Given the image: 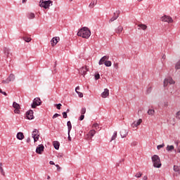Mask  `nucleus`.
I'll list each match as a JSON object with an SVG mask.
<instances>
[{
    "mask_svg": "<svg viewBox=\"0 0 180 180\" xmlns=\"http://www.w3.org/2000/svg\"><path fill=\"white\" fill-rule=\"evenodd\" d=\"M77 36L83 37V39H89L91 37V30H89V27H84L79 30Z\"/></svg>",
    "mask_w": 180,
    "mask_h": 180,
    "instance_id": "nucleus-1",
    "label": "nucleus"
},
{
    "mask_svg": "<svg viewBox=\"0 0 180 180\" xmlns=\"http://www.w3.org/2000/svg\"><path fill=\"white\" fill-rule=\"evenodd\" d=\"M152 162L155 168H161L162 164H161V159L158 155L152 156Z\"/></svg>",
    "mask_w": 180,
    "mask_h": 180,
    "instance_id": "nucleus-2",
    "label": "nucleus"
},
{
    "mask_svg": "<svg viewBox=\"0 0 180 180\" xmlns=\"http://www.w3.org/2000/svg\"><path fill=\"white\" fill-rule=\"evenodd\" d=\"M40 8H44V9H50V6H53V1L48 0L42 2H39Z\"/></svg>",
    "mask_w": 180,
    "mask_h": 180,
    "instance_id": "nucleus-3",
    "label": "nucleus"
},
{
    "mask_svg": "<svg viewBox=\"0 0 180 180\" xmlns=\"http://www.w3.org/2000/svg\"><path fill=\"white\" fill-rule=\"evenodd\" d=\"M41 105V100H40V98H35L33 101L32 104L31 105V107L32 109H35L37 106H40Z\"/></svg>",
    "mask_w": 180,
    "mask_h": 180,
    "instance_id": "nucleus-4",
    "label": "nucleus"
},
{
    "mask_svg": "<svg viewBox=\"0 0 180 180\" xmlns=\"http://www.w3.org/2000/svg\"><path fill=\"white\" fill-rule=\"evenodd\" d=\"M96 134V131L94 129L90 130L89 132L85 135L86 140H89V141L92 140V137H94V136H95Z\"/></svg>",
    "mask_w": 180,
    "mask_h": 180,
    "instance_id": "nucleus-5",
    "label": "nucleus"
},
{
    "mask_svg": "<svg viewBox=\"0 0 180 180\" xmlns=\"http://www.w3.org/2000/svg\"><path fill=\"white\" fill-rule=\"evenodd\" d=\"M168 84H169L170 85H172L174 84H175V81H174V79H172V77H169L165 79L164 80V86H167Z\"/></svg>",
    "mask_w": 180,
    "mask_h": 180,
    "instance_id": "nucleus-6",
    "label": "nucleus"
},
{
    "mask_svg": "<svg viewBox=\"0 0 180 180\" xmlns=\"http://www.w3.org/2000/svg\"><path fill=\"white\" fill-rule=\"evenodd\" d=\"M32 139H34V143H36V141H38L40 137V135L39 134V130L34 129L32 133Z\"/></svg>",
    "mask_w": 180,
    "mask_h": 180,
    "instance_id": "nucleus-7",
    "label": "nucleus"
},
{
    "mask_svg": "<svg viewBox=\"0 0 180 180\" xmlns=\"http://www.w3.org/2000/svg\"><path fill=\"white\" fill-rule=\"evenodd\" d=\"M13 108H14V113H17L19 115L20 113V105H19L16 102L13 103Z\"/></svg>",
    "mask_w": 180,
    "mask_h": 180,
    "instance_id": "nucleus-8",
    "label": "nucleus"
},
{
    "mask_svg": "<svg viewBox=\"0 0 180 180\" xmlns=\"http://www.w3.org/2000/svg\"><path fill=\"white\" fill-rule=\"evenodd\" d=\"M162 22H167V23H172L174 22V20H172V18L168 16V15H164L162 17Z\"/></svg>",
    "mask_w": 180,
    "mask_h": 180,
    "instance_id": "nucleus-9",
    "label": "nucleus"
},
{
    "mask_svg": "<svg viewBox=\"0 0 180 180\" xmlns=\"http://www.w3.org/2000/svg\"><path fill=\"white\" fill-rule=\"evenodd\" d=\"M43 151H44V146L43 144L39 145L36 148L37 154H42Z\"/></svg>",
    "mask_w": 180,
    "mask_h": 180,
    "instance_id": "nucleus-10",
    "label": "nucleus"
},
{
    "mask_svg": "<svg viewBox=\"0 0 180 180\" xmlns=\"http://www.w3.org/2000/svg\"><path fill=\"white\" fill-rule=\"evenodd\" d=\"M89 69L88 66L82 67L79 69V72L81 75H86V72H88Z\"/></svg>",
    "mask_w": 180,
    "mask_h": 180,
    "instance_id": "nucleus-11",
    "label": "nucleus"
},
{
    "mask_svg": "<svg viewBox=\"0 0 180 180\" xmlns=\"http://www.w3.org/2000/svg\"><path fill=\"white\" fill-rule=\"evenodd\" d=\"M27 119H28V120H32L33 119H34V116L33 115V110H30L29 111L27 112Z\"/></svg>",
    "mask_w": 180,
    "mask_h": 180,
    "instance_id": "nucleus-12",
    "label": "nucleus"
},
{
    "mask_svg": "<svg viewBox=\"0 0 180 180\" xmlns=\"http://www.w3.org/2000/svg\"><path fill=\"white\" fill-rule=\"evenodd\" d=\"M58 41H60V37H53L51 41V44L53 47H54V46H56V44H57Z\"/></svg>",
    "mask_w": 180,
    "mask_h": 180,
    "instance_id": "nucleus-13",
    "label": "nucleus"
},
{
    "mask_svg": "<svg viewBox=\"0 0 180 180\" xmlns=\"http://www.w3.org/2000/svg\"><path fill=\"white\" fill-rule=\"evenodd\" d=\"M23 36L24 37L22 39H23L25 41H26L27 43H30V41H32V38L27 37L25 32L23 33Z\"/></svg>",
    "mask_w": 180,
    "mask_h": 180,
    "instance_id": "nucleus-14",
    "label": "nucleus"
},
{
    "mask_svg": "<svg viewBox=\"0 0 180 180\" xmlns=\"http://www.w3.org/2000/svg\"><path fill=\"white\" fill-rule=\"evenodd\" d=\"M106 60H109V56H103L99 61L98 64L99 65H102V64H103V63H105V61H107Z\"/></svg>",
    "mask_w": 180,
    "mask_h": 180,
    "instance_id": "nucleus-15",
    "label": "nucleus"
},
{
    "mask_svg": "<svg viewBox=\"0 0 180 180\" xmlns=\"http://www.w3.org/2000/svg\"><path fill=\"white\" fill-rule=\"evenodd\" d=\"M102 98H108L109 96V89H105L104 91L101 94Z\"/></svg>",
    "mask_w": 180,
    "mask_h": 180,
    "instance_id": "nucleus-16",
    "label": "nucleus"
},
{
    "mask_svg": "<svg viewBox=\"0 0 180 180\" xmlns=\"http://www.w3.org/2000/svg\"><path fill=\"white\" fill-rule=\"evenodd\" d=\"M117 18H119V13L116 14V13H114V15L112 16V18H111L109 20V23H112V22H115V20H116V19H117Z\"/></svg>",
    "mask_w": 180,
    "mask_h": 180,
    "instance_id": "nucleus-17",
    "label": "nucleus"
},
{
    "mask_svg": "<svg viewBox=\"0 0 180 180\" xmlns=\"http://www.w3.org/2000/svg\"><path fill=\"white\" fill-rule=\"evenodd\" d=\"M4 53L6 57H9L11 56V49L9 48H4Z\"/></svg>",
    "mask_w": 180,
    "mask_h": 180,
    "instance_id": "nucleus-18",
    "label": "nucleus"
},
{
    "mask_svg": "<svg viewBox=\"0 0 180 180\" xmlns=\"http://www.w3.org/2000/svg\"><path fill=\"white\" fill-rule=\"evenodd\" d=\"M98 4V0H91V2L90 3L89 7L92 9L94 8L95 5Z\"/></svg>",
    "mask_w": 180,
    "mask_h": 180,
    "instance_id": "nucleus-19",
    "label": "nucleus"
},
{
    "mask_svg": "<svg viewBox=\"0 0 180 180\" xmlns=\"http://www.w3.org/2000/svg\"><path fill=\"white\" fill-rule=\"evenodd\" d=\"M123 32V27L120 25L117 29H115V33L120 34Z\"/></svg>",
    "mask_w": 180,
    "mask_h": 180,
    "instance_id": "nucleus-20",
    "label": "nucleus"
},
{
    "mask_svg": "<svg viewBox=\"0 0 180 180\" xmlns=\"http://www.w3.org/2000/svg\"><path fill=\"white\" fill-rule=\"evenodd\" d=\"M53 147L56 150H58L60 148V142L55 141L53 142Z\"/></svg>",
    "mask_w": 180,
    "mask_h": 180,
    "instance_id": "nucleus-21",
    "label": "nucleus"
},
{
    "mask_svg": "<svg viewBox=\"0 0 180 180\" xmlns=\"http://www.w3.org/2000/svg\"><path fill=\"white\" fill-rule=\"evenodd\" d=\"M17 139L18 140H23V139H25V135H23V133L22 132H18L17 134Z\"/></svg>",
    "mask_w": 180,
    "mask_h": 180,
    "instance_id": "nucleus-22",
    "label": "nucleus"
},
{
    "mask_svg": "<svg viewBox=\"0 0 180 180\" xmlns=\"http://www.w3.org/2000/svg\"><path fill=\"white\" fill-rule=\"evenodd\" d=\"M67 126H68V134H70L71 129H72V125L71 124L70 121H68L67 122Z\"/></svg>",
    "mask_w": 180,
    "mask_h": 180,
    "instance_id": "nucleus-23",
    "label": "nucleus"
},
{
    "mask_svg": "<svg viewBox=\"0 0 180 180\" xmlns=\"http://www.w3.org/2000/svg\"><path fill=\"white\" fill-rule=\"evenodd\" d=\"M120 134H121L122 139H124V137H126V136H127V132L126 130L122 129V130L120 131Z\"/></svg>",
    "mask_w": 180,
    "mask_h": 180,
    "instance_id": "nucleus-24",
    "label": "nucleus"
},
{
    "mask_svg": "<svg viewBox=\"0 0 180 180\" xmlns=\"http://www.w3.org/2000/svg\"><path fill=\"white\" fill-rule=\"evenodd\" d=\"M27 16L28 19H34L36 15L33 13H28Z\"/></svg>",
    "mask_w": 180,
    "mask_h": 180,
    "instance_id": "nucleus-25",
    "label": "nucleus"
},
{
    "mask_svg": "<svg viewBox=\"0 0 180 180\" xmlns=\"http://www.w3.org/2000/svg\"><path fill=\"white\" fill-rule=\"evenodd\" d=\"M8 81L11 82V81H15V75L14 74H11L9 77L7 78Z\"/></svg>",
    "mask_w": 180,
    "mask_h": 180,
    "instance_id": "nucleus-26",
    "label": "nucleus"
},
{
    "mask_svg": "<svg viewBox=\"0 0 180 180\" xmlns=\"http://www.w3.org/2000/svg\"><path fill=\"white\" fill-rule=\"evenodd\" d=\"M174 171L175 172H179V174L180 173V166L174 165Z\"/></svg>",
    "mask_w": 180,
    "mask_h": 180,
    "instance_id": "nucleus-27",
    "label": "nucleus"
},
{
    "mask_svg": "<svg viewBox=\"0 0 180 180\" xmlns=\"http://www.w3.org/2000/svg\"><path fill=\"white\" fill-rule=\"evenodd\" d=\"M138 27H140V29H142V30H146V29H147V25L144 24H139L138 25Z\"/></svg>",
    "mask_w": 180,
    "mask_h": 180,
    "instance_id": "nucleus-28",
    "label": "nucleus"
},
{
    "mask_svg": "<svg viewBox=\"0 0 180 180\" xmlns=\"http://www.w3.org/2000/svg\"><path fill=\"white\" fill-rule=\"evenodd\" d=\"M117 137V131H114L113 135L111 138V141H113V140H116Z\"/></svg>",
    "mask_w": 180,
    "mask_h": 180,
    "instance_id": "nucleus-29",
    "label": "nucleus"
},
{
    "mask_svg": "<svg viewBox=\"0 0 180 180\" xmlns=\"http://www.w3.org/2000/svg\"><path fill=\"white\" fill-rule=\"evenodd\" d=\"M174 148H175V147H174V146H167L166 148L167 151H172L174 150Z\"/></svg>",
    "mask_w": 180,
    "mask_h": 180,
    "instance_id": "nucleus-30",
    "label": "nucleus"
},
{
    "mask_svg": "<svg viewBox=\"0 0 180 180\" xmlns=\"http://www.w3.org/2000/svg\"><path fill=\"white\" fill-rule=\"evenodd\" d=\"M105 67H111L112 66V61L107 60L104 63Z\"/></svg>",
    "mask_w": 180,
    "mask_h": 180,
    "instance_id": "nucleus-31",
    "label": "nucleus"
},
{
    "mask_svg": "<svg viewBox=\"0 0 180 180\" xmlns=\"http://www.w3.org/2000/svg\"><path fill=\"white\" fill-rule=\"evenodd\" d=\"M151 91H153V86H148L146 89V94H151Z\"/></svg>",
    "mask_w": 180,
    "mask_h": 180,
    "instance_id": "nucleus-32",
    "label": "nucleus"
},
{
    "mask_svg": "<svg viewBox=\"0 0 180 180\" xmlns=\"http://www.w3.org/2000/svg\"><path fill=\"white\" fill-rule=\"evenodd\" d=\"M154 113H155V110H153V109H149L148 111V115H154Z\"/></svg>",
    "mask_w": 180,
    "mask_h": 180,
    "instance_id": "nucleus-33",
    "label": "nucleus"
},
{
    "mask_svg": "<svg viewBox=\"0 0 180 180\" xmlns=\"http://www.w3.org/2000/svg\"><path fill=\"white\" fill-rule=\"evenodd\" d=\"M92 127L98 130V129H99V124L95 123L92 125Z\"/></svg>",
    "mask_w": 180,
    "mask_h": 180,
    "instance_id": "nucleus-34",
    "label": "nucleus"
},
{
    "mask_svg": "<svg viewBox=\"0 0 180 180\" xmlns=\"http://www.w3.org/2000/svg\"><path fill=\"white\" fill-rule=\"evenodd\" d=\"M143 123V120L139 119L137 122H136V126H140Z\"/></svg>",
    "mask_w": 180,
    "mask_h": 180,
    "instance_id": "nucleus-35",
    "label": "nucleus"
},
{
    "mask_svg": "<svg viewBox=\"0 0 180 180\" xmlns=\"http://www.w3.org/2000/svg\"><path fill=\"white\" fill-rule=\"evenodd\" d=\"M85 113H86V108H82L81 114L82 115H85Z\"/></svg>",
    "mask_w": 180,
    "mask_h": 180,
    "instance_id": "nucleus-36",
    "label": "nucleus"
},
{
    "mask_svg": "<svg viewBox=\"0 0 180 180\" xmlns=\"http://www.w3.org/2000/svg\"><path fill=\"white\" fill-rule=\"evenodd\" d=\"M176 70H180V60L176 64Z\"/></svg>",
    "mask_w": 180,
    "mask_h": 180,
    "instance_id": "nucleus-37",
    "label": "nucleus"
},
{
    "mask_svg": "<svg viewBox=\"0 0 180 180\" xmlns=\"http://www.w3.org/2000/svg\"><path fill=\"white\" fill-rule=\"evenodd\" d=\"M11 82L9 81V79H6V80L2 81V84H9Z\"/></svg>",
    "mask_w": 180,
    "mask_h": 180,
    "instance_id": "nucleus-38",
    "label": "nucleus"
},
{
    "mask_svg": "<svg viewBox=\"0 0 180 180\" xmlns=\"http://www.w3.org/2000/svg\"><path fill=\"white\" fill-rule=\"evenodd\" d=\"M141 175H143V174H141V172H138L136 173V174L135 175V176L136 178H141Z\"/></svg>",
    "mask_w": 180,
    "mask_h": 180,
    "instance_id": "nucleus-39",
    "label": "nucleus"
},
{
    "mask_svg": "<svg viewBox=\"0 0 180 180\" xmlns=\"http://www.w3.org/2000/svg\"><path fill=\"white\" fill-rule=\"evenodd\" d=\"M77 95L79 96V98H83L84 94L79 91H77Z\"/></svg>",
    "mask_w": 180,
    "mask_h": 180,
    "instance_id": "nucleus-40",
    "label": "nucleus"
},
{
    "mask_svg": "<svg viewBox=\"0 0 180 180\" xmlns=\"http://www.w3.org/2000/svg\"><path fill=\"white\" fill-rule=\"evenodd\" d=\"M0 171H1V175H3L4 176H5V172L4 171V168L1 167V168H0Z\"/></svg>",
    "mask_w": 180,
    "mask_h": 180,
    "instance_id": "nucleus-41",
    "label": "nucleus"
},
{
    "mask_svg": "<svg viewBox=\"0 0 180 180\" xmlns=\"http://www.w3.org/2000/svg\"><path fill=\"white\" fill-rule=\"evenodd\" d=\"M131 127H132L133 129H135V127H137V125H136V122H134L131 124Z\"/></svg>",
    "mask_w": 180,
    "mask_h": 180,
    "instance_id": "nucleus-42",
    "label": "nucleus"
},
{
    "mask_svg": "<svg viewBox=\"0 0 180 180\" xmlns=\"http://www.w3.org/2000/svg\"><path fill=\"white\" fill-rule=\"evenodd\" d=\"M164 144H162V145H158V146H157V148H158V150H160V148H162L163 147H164Z\"/></svg>",
    "mask_w": 180,
    "mask_h": 180,
    "instance_id": "nucleus-43",
    "label": "nucleus"
},
{
    "mask_svg": "<svg viewBox=\"0 0 180 180\" xmlns=\"http://www.w3.org/2000/svg\"><path fill=\"white\" fill-rule=\"evenodd\" d=\"M61 106H62L61 103L57 104L56 108L58 109V110H60V109H61Z\"/></svg>",
    "mask_w": 180,
    "mask_h": 180,
    "instance_id": "nucleus-44",
    "label": "nucleus"
},
{
    "mask_svg": "<svg viewBox=\"0 0 180 180\" xmlns=\"http://www.w3.org/2000/svg\"><path fill=\"white\" fill-rule=\"evenodd\" d=\"M99 78H101V75L98 73L95 75V79H99Z\"/></svg>",
    "mask_w": 180,
    "mask_h": 180,
    "instance_id": "nucleus-45",
    "label": "nucleus"
},
{
    "mask_svg": "<svg viewBox=\"0 0 180 180\" xmlns=\"http://www.w3.org/2000/svg\"><path fill=\"white\" fill-rule=\"evenodd\" d=\"M63 118H64V119H67V117H68L67 112H63Z\"/></svg>",
    "mask_w": 180,
    "mask_h": 180,
    "instance_id": "nucleus-46",
    "label": "nucleus"
},
{
    "mask_svg": "<svg viewBox=\"0 0 180 180\" xmlns=\"http://www.w3.org/2000/svg\"><path fill=\"white\" fill-rule=\"evenodd\" d=\"M114 68L116 69V70H117L118 68H119V63H115L114 64Z\"/></svg>",
    "mask_w": 180,
    "mask_h": 180,
    "instance_id": "nucleus-47",
    "label": "nucleus"
},
{
    "mask_svg": "<svg viewBox=\"0 0 180 180\" xmlns=\"http://www.w3.org/2000/svg\"><path fill=\"white\" fill-rule=\"evenodd\" d=\"M59 116H60V114L56 113L55 115H53V119H56V117H58Z\"/></svg>",
    "mask_w": 180,
    "mask_h": 180,
    "instance_id": "nucleus-48",
    "label": "nucleus"
},
{
    "mask_svg": "<svg viewBox=\"0 0 180 180\" xmlns=\"http://www.w3.org/2000/svg\"><path fill=\"white\" fill-rule=\"evenodd\" d=\"M57 157H58V158H63V153H58V154L57 155Z\"/></svg>",
    "mask_w": 180,
    "mask_h": 180,
    "instance_id": "nucleus-49",
    "label": "nucleus"
},
{
    "mask_svg": "<svg viewBox=\"0 0 180 180\" xmlns=\"http://www.w3.org/2000/svg\"><path fill=\"white\" fill-rule=\"evenodd\" d=\"M85 115H84V114H82L80 117H79V120H82L83 119H84Z\"/></svg>",
    "mask_w": 180,
    "mask_h": 180,
    "instance_id": "nucleus-50",
    "label": "nucleus"
},
{
    "mask_svg": "<svg viewBox=\"0 0 180 180\" xmlns=\"http://www.w3.org/2000/svg\"><path fill=\"white\" fill-rule=\"evenodd\" d=\"M131 146H137V142H136V141L132 142L131 143Z\"/></svg>",
    "mask_w": 180,
    "mask_h": 180,
    "instance_id": "nucleus-51",
    "label": "nucleus"
},
{
    "mask_svg": "<svg viewBox=\"0 0 180 180\" xmlns=\"http://www.w3.org/2000/svg\"><path fill=\"white\" fill-rule=\"evenodd\" d=\"M56 167L58 171H60V169H61V167H60V165H56Z\"/></svg>",
    "mask_w": 180,
    "mask_h": 180,
    "instance_id": "nucleus-52",
    "label": "nucleus"
},
{
    "mask_svg": "<svg viewBox=\"0 0 180 180\" xmlns=\"http://www.w3.org/2000/svg\"><path fill=\"white\" fill-rule=\"evenodd\" d=\"M164 106H165V108H167V107L168 106V102H165V103H164Z\"/></svg>",
    "mask_w": 180,
    "mask_h": 180,
    "instance_id": "nucleus-53",
    "label": "nucleus"
},
{
    "mask_svg": "<svg viewBox=\"0 0 180 180\" xmlns=\"http://www.w3.org/2000/svg\"><path fill=\"white\" fill-rule=\"evenodd\" d=\"M50 165H56V164L53 161L49 162Z\"/></svg>",
    "mask_w": 180,
    "mask_h": 180,
    "instance_id": "nucleus-54",
    "label": "nucleus"
},
{
    "mask_svg": "<svg viewBox=\"0 0 180 180\" xmlns=\"http://www.w3.org/2000/svg\"><path fill=\"white\" fill-rule=\"evenodd\" d=\"M176 117H178V116H180V110L176 112Z\"/></svg>",
    "mask_w": 180,
    "mask_h": 180,
    "instance_id": "nucleus-55",
    "label": "nucleus"
},
{
    "mask_svg": "<svg viewBox=\"0 0 180 180\" xmlns=\"http://www.w3.org/2000/svg\"><path fill=\"white\" fill-rule=\"evenodd\" d=\"M76 92H78L79 91V86H77L75 89Z\"/></svg>",
    "mask_w": 180,
    "mask_h": 180,
    "instance_id": "nucleus-56",
    "label": "nucleus"
},
{
    "mask_svg": "<svg viewBox=\"0 0 180 180\" xmlns=\"http://www.w3.org/2000/svg\"><path fill=\"white\" fill-rule=\"evenodd\" d=\"M1 94H2L3 95H5V96H8V94H7L6 92H5V91L1 92Z\"/></svg>",
    "mask_w": 180,
    "mask_h": 180,
    "instance_id": "nucleus-57",
    "label": "nucleus"
},
{
    "mask_svg": "<svg viewBox=\"0 0 180 180\" xmlns=\"http://www.w3.org/2000/svg\"><path fill=\"white\" fill-rule=\"evenodd\" d=\"M147 179H148L147 176H144L143 177V180H147Z\"/></svg>",
    "mask_w": 180,
    "mask_h": 180,
    "instance_id": "nucleus-58",
    "label": "nucleus"
},
{
    "mask_svg": "<svg viewBox=\"0 0 180 180\" xmlns=\"http://www.w3.org/2000/svg\"><path fill=\"white\" fill-rule=\"evenodd\" d=\"M27 143H30V138L27 139Z\"/></svg>",
    "mask_w": 180,
    "mask_h": 180,
    "instance_id": "nucleus-59",
    "label": "nucleus"
},
{
    "mask_svg": "<svg viewBox=\"0 0 180 180\" xmlns=\"http://www.w3.org/2000/svg\"><path fill=\"white\" fill-rule=\"evenodd\" d=\"M68 140H69V141H71V136H70V134H68Z\"/></svg>",
    "mask_w": 180,
    "mask_h": 180,
    "instance_id": "nucleus-60",
    "label": "nucleus"
},
{
    "mask_svg": "<svg viewBox=\"0 0 180 180\" xmlns=\"http://www.w3.org/2000/svg\"><path fill=\"white\" fill-rule=\"evenodd\" d=\"M177 151H178L179 153H180V146H179V147H178V148H177Z\"/></svg>",
    "mask_w": 180,
    "mask_h": 180,
    "instance_id": "nucleus-61",
    "label": "nucleus"
},
{
    "mask_svg": "<svg viewBox=\"0 0 180 180\" xmlns=\"http://www.w3.org/2000/svg\"><path fill=\"white\" fill-rule=\"evenodd\" d=\"M68 112H70V109H68V110H66V113H68Z\"/></svg>",
    "mask_w": 180,
    "mask_h": 180,
    "instance_id": "nucleus-62",
    "label": "nucleus"
},
{
    "mask_svg": "<svg viewBox=\"0 0 180 180\" xmlns=\"http://www.w3.org/2000/svg\"><path fill=\"white\" fill-rule=\"evenodd\" d=\"M47 179H51L50 176H47Z\"/></svg>",
    "mask_w": 180,
    "mask_h": 180,
    "instance_id": "nucleus-63",
    "label": "nucleus"
},
{
    "mask_svg": "<svg viewBox=\"0 0 180 180\" xmlns=\"http://www.w3.org/2000/svg\"><path fill=\"white\" fill-rule=\"evenodd\" d=\"M0 168H2V163H0Z\"/></svg>",
    "mask_w": 180,
    "mask_h": 180,
    "instance_id": "nucleus-64",
    "label": "nucleus"
}]
</instances>
